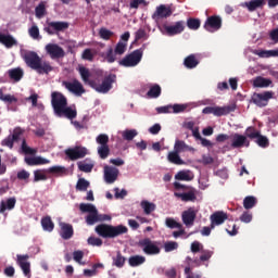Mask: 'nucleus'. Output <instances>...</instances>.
<instances>
[{
  "label": "nucleus",
  "mask_w": 278,
  "mask_h": 278,
  "mask_svg": "<svg viewBox=\"0 0 278 278\" xmlns=\"http://www.w3.org/2000/svg\"><path fill=\"white\" fill-rule=\"evenodd\" d=\"M139 247L142 248V251L146 255H160V247L151 239L146 238L139 241Z\"/></svg>",
  "instance_id": "9b49d317"
},
{
  "label": "nucleus",
  "mask_w": 278,
  "mask_h": 278,
  "mask_svg": "<svg viewBox=\"0 0 278 278\" xmlns=\"http://www.w3.org/2000/svg\"><path fill=\"white\" fill-rule=\"evenodd\" d=\"M162 94V87L160 85H153L150 87V90L147 92L149 99H157Z\"/></svg>",
  "instance_id": "4c0bfd02"
},
{
  "label": "nucleus",
  "mask_w": 278,
  "mask_h": 278,
  "mask_svg": "<svg viewBox=\"0 0 278 278\" xmlns=\"http://www.w3.org/2000/svg\"><path fill=\"white\" fill-rule=\"evenodd\" d=\"M184 29H186V22L178 21L175 24H163L160 27V31L164 36H178V34H182Z\"/></svg>",
  "instance_id": "0eeeda50"
},
{
  "label": "nucleus",
  "mask_w": 278,
  "mask_h": 278,
  "mask_svg": "<svg viewBox=\"0 0 278 278\" xmlns=\"http://www.w3.org/2000/svg\"><path fill=\"white\" fill-rule=\"evenodd\" d=\"M0 45H3L7 49H12V47L18 45V41L12 35L0 33Z\"/></svg>",
  "instance_id": "393cba45"
},
{
  "label": "nucleus",
  "mask_w": 278,
  "mask_h": 278,
  "mask_svg": "<svg viewBox=\"0 0 278 278\" xmlns=\"http://www.w3.org/2000/svg\"><path fill=\"white\" fill-rule=\"evenodd\" d=\"M0 101H4V103H16L18 99L12 94L3 93V90L0 89Z\"/></svg>",
  "instance_id": "de8ad7c7"
},
{
  "label": "nucleus",
  "mask_w": 278,
  "mask_h": 278,
  "mask_svg": "<svg viewBox=\"0 0 278 278\" xmlns=\"http://www.w3.org/2000/svg\"><path fill=\"white\" fill-rule=\"evenodd\" d=\"M98 146L97 151L101 160H108L110 157V136L100 134L96 138Z\"/></svg>",
  "instance_id": "39448f33"
},
{
  "label": "nucleus",
  "mask_w": 278,
  "mask_h": 278,
  "mask_svg": "<svg viewBox=\"0 0 278 278\" xmlns=\"http://www.w3.org/2000/svg\"><path fill=\"white\" fill-rule=\"evenodd\" d=\"M236 108L228 106H206L202 110V114H213L214 116H227V114H231L235 112Z\"/></svg>",
  "instance_id": "1a4fd4ad"
},
{
  "label": "nucleus",
  "mask_w": 278,
  "mask_h": 278,
  "mask_svg": "<svg viewBox=\"0 0 278 278\" xmlns=\"http://www.w3.org/2000/svg\"><path fill=\"white\" fill-rule=\"evenodd\" d=\"M229 218V215L223 211H216L210 217L211 220V229H215L216 227L223 225L225 220Z\"/></svg>",
  "instance_id": "6ab92c4d"
},
{
  "label": "nucleus",
  "mask_w": 278,
  "mask_h": 278,
  "mask_svg": "<svg viewBox=\"0 0 278 278\" xmlns=\"http://www.w3.org/2000/svg\"><path fill=\"white\" fill-rule=\"evenodd\" d=\"M14 142H16V141L11 137V135H9L7 138H4L1 141V146L8 147L9 149H14Z\"/></svg>",
  "instance_id": "680f3d73"
},
{
  "label": "nucleus",
  "mask_w": 278,
  "mask_h": 278,
  "mask_svg": "<svg viewBox=\"0 0 278 278\" xmlns=\"http://www.w3.org/2000/svg\"><path fill=\"white\" fill-rule=\"evenodd\" d=\"M60 228V236L63 240H71V238H73V233H75V231L73 230V225L61 223Z\"/></svg>",
  "instance_id": "5701e85b"
},
{
  "label": "nucleus",
  "mask_w": 278,
  "mask_h": 278,
  "mask_svg": "<svg viewBox=\"0 0 278 278\" xmlns=\"http://www.w3.org/2000/svg\"><path fill=\"white\" fill-rule=\"evenodd\" d=\"M29 177H30L29 172L25 169L17 172V179H20V181H26V184H29Z\"/></svg>",
  "instance_id": "052dcab7"
},
{
  "label": "nucleus",
  "mask_w": 278,
  "mask_h": 278,
  "mask_svg": "<svg viewBox=\"0 0 278 278\" xmlns=\"http://www.w3.org/2000/svg\"><path fill=\"white\" fill-rule=\"evenodd\" d=\"M231 147L232 149H242V147H251V141L244 135H240L238 132L232 135L231 138Z\"/></svg>",
  "instance_id": "a211bd4d"
},
{
  "label": "nucleus",
  "mask_w": 278,
  "mask_h": 278,
  "mask_svg": "<svg viewBox=\"0 0 278 278\" xmlns=\"http://www.w3.org/2000/svg\"><path fill=\"white\" fill-rule=\"evenodd\" d=\"M114 84H116V74H109L104 76L102 81L94 80L93 83H90V88L100 94H108V92L112 90Z\"/></svg>",
  "instance_id": "7ed1b4c3"
},
{
  "label": "nucleus",
  "mask_w": 278,
  "mask_h": 278,
  "mask_svg": "<svg viewBox=\"0 0 278 278\" xmlns=\"http://www.w3.org/2000/svg\"><path fill=\"white\" fill-rule=\"evenodd\" d=\"M144 262H147V257H144L142 255H132L128 258V264L132 268H136L138 266H142V264H144Z\"/></svg>",
  "instance_id": "c756f323"
},
{
  "label": "nucleus",
  "mask_w": 278,
  "mask_h": 278,
  "mask_svg": "<svg viewBox=\"0 0 278 278\" xmlns=\"http://www.w3.org/2000/svg\"><path fill=\"white\" fill-rule=\"evenodd\" d=\"M144 51L142 48L134 50L130 54L126 55L123 60L119 61V66H125L126 68H131L138 66L142 62V55Z\"/></svg>",
  "instance_id": "423d86ee"
},
{
  "label": "nucleus",
  "mask_w": 278,
  "mask_h": 278,
  "mask_svg": "<svg viewBox=\"0 0 278 278\" xmlns=\"http://www.w3.org/2000/svg\"><path fill=\"white\" fill-rule=\"evenodd\" d=\"M87 242L91 247H102L103 245V240H101V238H97V237H89Z\"/></svg>",
  "instance_id": "e2e57ef3"
},
{
  "label": "nucleus",
  "mask_w": 278,
  "mask_h": 278,
  "mask_svg": "<svg viewBox=\"0 0 278 278\" xmlns=\"http://www.w3.org/2000/svg\"><path fill=\"white\" fill-rule=\"evenodd\" d=\"M23 134H24V130L21 127H15L13 129V134L11 135V137L15 142H18Z\"/></svg>",
  "instance_id": "0e129e2a"
},
{
  "label": "nucleus",
  "mask_w": 278,
  "mask_h": 278,
  "mask_svg": "<svg viewBox=\"0 0 278 278\" xmlns=\"http://www.w3.org/2000/svg\"><path fill=\"white\" fill-rule=\"evenodd\" d=\"M255 142L262 149H266L270 146V141L266 136L262 135V132L255 138Z\"/></svg>",
  "instance_id": "ea45409f"
},
{
  "label": "nucleus",
  "mask_w": 278,
  "mask_h": 278,
  "mask_svg": "<svg viewBox=\"0 0 278 278\" xmlns=\"http://www.w3.org/2000/svg\"><path fill=\"white\" fill-rule=\"evenodd\" d=\"M66 29H68L67 22H48V26L43 28L49 36H53L58 31H66Z\"/></svg>",
  "instance_id": "dca6fc26"
},
{
  "label": "nucleus",
  "mask_w": 278,
  "mask_h": 278,
  "mask_svg": "<svg viewBox=\"0 0 278 278\" xmlns=\"http://www.w3.org/2000/svg\"><path fill=\"white\" fill-rule=\"evenodd\" d=\"M125 51H127V42L118 41L114 50L115 55H123Z\"/></svg>",
  "instance_id": "3c124183"
},
{
  "label": "nucleus",
  "mask_w": 278,
  "mask_h": 278,
  "mask_svg": "<svg viewBox=\"0 0 278 278\" xmlns=\"http://www.w3.org/2000/svg\"><path fill=\"white\" fill-rule=\"evenodd\" d=\"M65 155L72 161L75 162V160H81L85 155H88V149L76 146L74 148H70L65 150Z\"/></svg>",
  "instance_id": "ddd939ff"
},
{
  "label": "nucleus",
  "mask_w": 278,
  "mask_h": 278,
  "mask_svg": "<svg viewBox=\"0 0 278 278\" xmlns=\"http://www.w3.org/2000/svg\"><path fill=\"white\" fill-rule=\"evenodd\" d=\"M189 147L186 144V141L176 140L174 146V151L177 153H184V151H188Z\"/></svg>",
  "instance_id": "09e8293b"
},
{
  "label": "nucleus",
  "mask_w": 278,
  "mask_h": 278,
  "mask_svg": "<svg viewBox=\"0 0 278 278\" xmlns=\"http://www.w3.org/2000/svg\"><path fill=\"white\" fill-rule=\"evenodd\" d=\"M125 262H127V258H125V256H123L121 251H118L116 256L113 257V264H114V266H116V268H123V266H125Z\"/></svg>",
  "instance_id": "79ce46f5"
},
{
  "label": "nucleus",
  "mask_w": 278,
  "mask_h": 278,
  "mask_svg": "<svg viewBox=\"0 0 278 278\" xmlns=\"http://www.w3.org/2000/svg\"><path fill=\"white\" fill-rule=\"evenodd\" d=\"M79 210L84 214H86V213L91 214L92 212L97 211V206H94L93 204H90V203H80Z\"/></svg>",
  "instance_id": "49530a36"
},
{
  "label": "nucleus",
  "mask_w": 278,
  "mask_h": 278,
  "mask_svg": "<svg viewBox=\"0 0 278 278\" xmlns=\"http://www.w3.org/2000/svg\"><path fill=\"white\" fill-rule=\"evenodd\" d=\"M79 75L84 81V84H86L87 86H90V84H94V80H91L90 77H91V73H90V70H88L87 67L85 66H81L79 67Z\"/></svg>",
  "instance_id": "c85d7f7f"
},
{
  "label": "nucleus",
  "mask_w": 278,
  "mask_h": 278,
  "mask_svg": "<svg viewBox=\"0 0 278 278\" xmlns=\"http://www.w3.org/2000/svg\"><path fill=\"white\" fill-rule=\"evenodd\" d=\"M188 109V105L186 104H174L172 105V111L174 114H179L181 112H186V110Z\"/></svg>",
  "instance_id": "338daca9"
},
{
  "label": "nucleus",
  "mask_w": 278,
  "mask_h": 278,
  "mask_svg": "<svg viewBox=\"0 0 278 278\" xmlns=\"http://www.w3.org/2000/svg\"><path fill=\"white\" fill-rule=\"evenodd\" d=\"M24 62L25 64L36 71L39 75H49L53 71V66L48 61H42L40 55L35 51H29L24 54Z\"/></svg>",
  "instance_id": "f257e3e1"
},
{
  "label": "nucleus",
  "mask_w": 278,
  "mask_h": 278,
  "mask_svg": "<svg viewBox=\"0 0 278 278\" xmlns=\"http://www.w3.org/2000/svg\"><path fill=\"white\" fill-rule=\"evenodd\" d=\"M223 27V18L220 15H211L206 18L204 23V29L214 34V31H218Z\"/></svg>",
  "instance_id": "f8f14e48"
},
{
  "label": "nucleus",
  "mask_w": 278,
  "mask_h": 278,
  "mask_svg": "<svg viewBox=\"0 0 278 278\" xmlns=\"http://www.w3.org/2000/svg\"><path fill=\"white\" fill-rule=\"evenodd\" d=\"M127 231H129V229L123 225L112 226L110 224H100L96 227V233H98L100 238L105 239H114L118 238V236H125Z\"/></svg>",
  "instance_id": "f03ea898"
},
{
  "label": "nucleus",
  "mask_w": 278,
  "mask_h": 278,
  "mask_svg": "<svg viewBox=\"0 0 278 278\" xmlns=\"http://www.w3.org/2000/svg\"><path fill=\"white\" fill-rule=\"evenodd\" d=\"M46 53H48L51 60H60L66 55L64 48L60 47L58 43H48L46 46Z\"/></svg>",
  "instance_id": "4468645a"
},
{
  "label": "nucleus",
  "mask_w": 278,
  "mask_h": 278,
  "mask_svg": "<svg viewBox=\"0 0 278 278\" xmlns=\"http://www.w3.org/2000/svg\"><path fill=\"white\" fill-rule=\"evenodd\" d=\"M7 73L9 75V79L15 84H18V81H21L25 75V72L21 67L11 68Z\"/></svg>",
  "instance_id": "b1692460"
},
{
  "label": "nucleus",
  "mask_w": 278,
  "mask_h": 278,
  "mask_svg": "<svg viewBox=\"0 0 278 278\" xmlns=\"http://www.w3.org/2000/svg\"><path fill=\"white\" fill-rule=\"evenodd\" d=\"M273 97H275V92L265 91L262 93H253L251 99L252 103H254V105H257V108H266V105H268V102L270 101V99H273Z\"/></svg>",
  "instance_id": "9d476101"
},
{
  "label": "nucleus",
  "mask_w": 278,
  "mask_h": 278,
  "mask_svg": "<svg viewBox=\"0 0 278 278\" xmlns=\"http://www.w3.org/2000/svg\"><path fill=\"white\" fill-rule=\"evenodd\" d=\"M29 260V255H21L17 254V264L20 265V268L23 270V274L25 277H31V264L27 262Z\"/></svg>",
  "instance_id": "aec40b11"
},
{
  "label": "nucleus",
  "mask_w": 278,
  "mask_h": 278,
  "mask_svg": "<svg viewBox=\"0 0 278 278\" xmlns=\"http://www.w3.org/2000/svg\"><path fill=\"white\" fill-rule=\"evenodd\" d=\"M175 190H185V192H175L174 197L184 201V203H194L197 201V189L181 185L178 181L174 182Z\"/></svg>",
  "instance_id": "20e7f679"
},
{
  "label": "nucleus",
  "mask_w": 278,
  "mask_h": 278,
  "mask_svg": "<svg viewBox=\"0 0 278 278\" xmlns=\"http://www.w3.org/2000/svg\"><path fill=\"white\" fill-rule=\"evenodd\" d=\"M16 206V198H9L5 202L0 204V214H3L5 210H14Z\"/></svg>",
  "instance_id": "2f4dec72"
},
{
  "label": "nucleus",
  "mask_w": 278,
  "mask_h": 278,
  "mask_svg": "<svg viewBox=\"0 0 278 278\" xmlns=\"http://www.w3.org/2000/svg\"><path fill=\"white\" fill-rule=\"evenodd\" d=\"M254 205H257V198L253 195H248L243 199L244 210H253Z\"/></svg>",
  "instance_id": "e433bc0d"
},
{
  "label": "nucleus",
  "mask_w": 278,
  "mask_h": 278,
  "mask_svg": "<svg viewBox=\"0 0 278 278\" xmlns=\"http://www.w3.org/2000/svg\"><path fill=\"white\" fill-rule=\"evenodd\" d=\"M165 225L169 229H181V227H182V225L180 223H177V220H175L170 217L166 218Z\"/></svg>",
  "instance_id": "4d7b16f0"
},
{
  "label": "nucleus",
  "mask_w": 278,
  "mask_h": 278,
  "mask_svg": "<svg viewBox=\"0 0 278 278\" xmlns=\"http://www.w3.org/2000/svg\"><path fill=\"white\" fill-rule=\"evenodd\" d=\"M260 130L255 129V127H248L245 130V138H250V140H255L257 136H260Z\"/></svg>",
  "instance_id": "603ef678"
},
{
  "label": "nucleus",
  "mask_w": 278,
  "mask_h": 278,
  "mask_svg": "<svg viewBox=\"0 0 278 278\" xmlns=\"http://www.w3.org/2000/svg\"><path fill=\"white\" fill-rule=\"evenodd\" d=\"M49 177H47V169H36L34 170V182L38 184V181H47Z\"/></svg>",
  "instance_id": "c9c22d12"
},
{
  "label": "nucleus",
  "mask_w": 278,
  "mask_h": 278,
  "mask_svg": "<svg viewBox=\"0 0 278 278\" xmlns=\"http://www.w3.org/2000/svg\"><path fill=\"white\" fill-rule=\"evenodd\" d=\"M51 103L54 111V114L58 116L62 110L68 105V100L64 94L58 91L51 93Z\"/></svg>",
  "instance_id": "6e6552de"
},
{
  "label": "nucleus",
  "mask_w": 278,
  "mask_h": 278,
  "mask_svg": "<svg viewBox=\"0 0 278 278\" xmlns=\"http://www.w3.org/2000/svg\"><path fill=\"white\" fill-rule=\"evenodd\" d=\"M47 14V7L45 2H40L35 9V15L37 18H42Z\"/></svg>",
  "instance_id": "a18cd8bd"
},
{
  "label": "nucleus",
  "mask_w": 278,
  "mask_h": 278,
  "mask_svg": "<svg viewBox=\"0 0 278 278\" xmlns=\"http://www.w3.org/2000/svg\"><path fill=\"white\" fill-rule=\"evenodd\" d=\"M173 15V10L170 7H166L165 4H160L155 12L152 15L154 21H159V18H168V16Z\"/></svg>",
  "instance_id": "412c9836"
},
{
  "label": "nucleus",
  "mask_w": 278,
  "mask_h": 278,
  "mask_svg": "<svg viewBox=\"0 0 278 278\" xmlns=\"http://www.w3.org/2000/svg\"><path fill=\"white\" fill-rule=\"evenodd\" d=\"M197 210L189 207L181 213V220L186 227H193L194 220H197Z\"/></svg>",
  "instance_id": "f3484780"
},
{
  "label": "nucleus",
  "mask_w": 278,
  "mask_h": 278,
  "mask_svg": "<svg viewBox=\"0 0 278 278\" xmlns=\"http://www.w3.org/2000/svg\"><path fill=\"white\" fill-rule=\"evenodd\" d=\"M124 140L131 141L136 136H138V130L136 129H127L123 132Z\"/></svg>",
  "instance_id": "5fc2aeb1"
},
{
  "label": "nucleus",
  "mask_w": 278,
  "mask_h": 278,
  "mask_svg": "<svg viewBox=\"0 0 278 278\" xmlns=\"http://www.w3.org/2000/svg\"><path fill=\"white\" fill-rule=\"evenodd\" d=\"M202 255H200V262H208V260L212 258V255H214V252L210 250H202Z\"/></svg>",
  "instance_id": "69168bd1"
},
{
  "label": "nucleus",
  "mask_w": 278,
  "mask_h": 278,
  "mask_svg": "<svg viewBox=\"0 0 278 278\" xmlns=\"http://www.w3.org/2000/svg\"><path fill=\"white\" fill-rule=\"evenodd\" d=\"M104 60L109 64H114V62H116V55L114 54V49L112 47L108 49Z\"/></svg>",
  "instance_id": "13d9d810"
},
{
  "label": "nucleus",
  "mask_w": 278,
  "mask_h": 278,
  "mask_svg": "<svg viewBox=\"0 0 278 278\" xmlns=\"http://www.w3.org/2000/svg\"><path fill=\"white\" fill-rule=\"evenodd\" d=\"M141 207H142L144 214H147V215L151 214L152 212H155V204H153L147 200L141 201Z\"/></svg>",
  "instance_id": "c03bdc74"
},
{
  "label": "nucleus",
  "mask_w": 278,
  "mask_h": 278,
  "mask_svg": "<svg viewBox=\"0 0 278 278\" xmlns=\"http://www.w3.org/2000/svg\"><path fill=\"white\" fill-rule=\"evenodd\" d=\"M273 85V80L270 78H264L262 76H258L253 81L254 88H268Z\"/></svg>",
  "instance_id": "cd10ccee"
},
{
  "label": "nucleus",
  "mask_w": 278,
  "mask_h": 278,
  "mask_svg": "<svg viewBox=\"0 0 278 278\" xmlns=\"http://www.w3.org/2000/svg\"><path fill=\"white\" fill-rule=\"evenodd\" d=\"M41 227L43 231H53L55 229V224H53V220L51 219V216H46L41 218Z\"/></svg>",
  "instance_id": "473e14b6"
},
{
  "label": "nucleus",
  "mask_w": 278,
  "mask_h": 278,
  "mask_svg": "<svg viewBox=\"0 0 278 278\" xmlns=\"http://www.w3.org/2000/svg\"><path fill=\"white\" fill-rule=\"evenodd\" d=\"M184 65L186 68H197L199 66V60H197V55L190 54L184 60Z\"/></svg>",
  "instance_id": "72a5a7b5"
},
{
  "label": "nucleus",
  "mask_w": 278,
  "mask_h": 278,
  "mask_svg": "<svg viewBox=\"0 0 278 278\" xmlns=\"http://www.w3.org/2000/svg\"><path fill=\"white\" fill-rule=\"evenodd\" d=\"M88 188H90V182L85 178H79L76 184V190H78L79 192H86Z\"/></svg>",
  "instance_id": "37998d69"
},
{
  "label": "nucleus",
  "mask_w": 278,
  "mask_h": 278,
  "mask_svg": "<svg viewBox=\"0 0 278 278\" xmlns=\"http://www.w3.org/2000/svg\"><path fill=\"white\" fill-rule=\"evenodd\" d=\"M99 36L102 38V40H110L112 36H114V31L108 29V28H100Z\"/></svg>",
  "instance_id": "864d4df0"
},
{
  "label": "nucleus",
  "mask_w": 278,
  "mask_h": 278,
  "mask_svg": "<svg viewBox=\"0 0 278 278\" xmlns=\"http://www.w3.org/2000/svg\"><path fill=\"white\" fill-rule=\"evenodd\" d=\"M62 84L66 88V90L73 92V94H76L77 97H81L86 92L84 85H81L80 81L77 79H74L73 81L65 80Z\"/></svg>",
  "instance_id": "2eb2a0df"
},
{
  "label": "nucleus",
  "mask_w": 278,
  "mask_h": 278,
  "mask_svg": "<svg viewBox=\"0 0 278 278\" xmlns=\"http://www.w3.org/2000/svg\"><path fill=\"white\" fill-rule=\"evenodd\" d=\"M187 27L189 29H193V30L199 29V27H201V20L193 18V17L188 18L187 20Z\"/></svg>",
  "instance_id": "8fccbe9b"
},
{
  "label": "nucleus",
  "mask_w": 278,
  "mask_h": 278,
  "mask_svg": "<svg viewBox=\"0 0 278 278\" xmlns=\"http://www.w3.org/2000/svg\"><path fill=\"white\" fill-rule=\"evenodd\" d=\"M203 251V244L199 241H193L191 243V252L192 253H201Z\"/></svg>",
  "instance_id": "774afa93"
},
{
  "label": "nucleus",
  "mask_w": 278,
  "mask_h": 278,
  "mask_svg": "<svg viewBox=\"0 0 278 278\" xmlns=\"http://www.w3.org/2000/svg\"><path fill=\"white\" fill-rule=\"evenodd\" d=\"M99 220H101V218L99 217V211L96 210L92 213H89L86 216V223L87 225H94L96 223H99Z\"/></svg>",
  "instance_id": "a19ab883"
},
{
  "label": "nucleus",
  "mask_w": 278,
  "mask_h": 278,
  "mask_svg": "<svg viewBox=\"0 0 278 278\" xmlns=\"http://www.w3.org/2000/svg\"><path fill=\"white\" fill-rule=\"evenodd\" d=\"M165 253H170V251H177L179 249V243L177 241H167L164 244Z\"/></svg>",
  "instance_id": "6e6d98bb"
},
{
  "label": "nucleus",
  "mask_w": 278,
  "mask_h": 278,
  "mask_svg": "<svg viewBox=\"0 0 278 278\" xmlns=\"http://www.w3.org/2000/svg\"><path fill=\"white\" fill-rule=\"evenodd\" d=\"M104 179L106 184H114L118 179V168L105 165Z\"/></svg>",
  "instance_id": "4be33fe9"
},
{
  "label": "nucleus",
  "mask_w": 278,
  "mask_h": 278,
  "mask_svg": "<svg viewBox=\"0 0 278 278\" xmlns=\"http://www.w3.org/2000/svg\"><path fill=\"white\" fill-rule=\"evenodd\" d=\"M175 179L178 181H192V179H194V174L190 170H180L175 175Z\"/></svg>",
  "instance_id": "7c9ffc66"
},
{
  "label": "nucleus",
  "mask_w": 278,
  "mask_h": 278,
  "mask_svg": "<svg viewBox=\"0 0 278 278\" xmlns=\"http://www.w3.org/2000/svg\"><path fill=\"white\" fill-rule=\"evenodd\" d=\"M56 116H64V118L73 121L74 118H77V110L66 105Z\"/></svg>",
  "instance_id": "bb28decb"
},
{
  "label": "nucleus",
  "mask_w": 278,
  "mask_h": 278,
  "mask_svg": "<svg viewBox=\"0 0 278 278\" xmlns=\"http://www.w3.org/2000/svg\"><path fill=\"white\" fill-rule=\"evenodd\" d=\"M264 5V0H251L245 2V7L248 8L249 12H255L257 8H262Z\"/></svg>",
  "instance_id": "58836bf2"
},
{
  "label": "nucleus",
  "mask_w": 278,
  "mask_h": 278,
  "mask_svg": "<svg viewBox=\"0 0 278 278\" xmlns=\"http://www.w3.org/2000/svg\"><path fill=\"white\" fill-rule=\"evenodd\" d=\"M167 160L170 164H176L177 166H181V164H184V160H181L179 152H176V150L168 153Z\"/></svg>",
  "instance_id": "f704fd0d"
},
{
  "label": "nucleus",
  "mask_w": 278,
  "mask_h": 278,
  "mask_svg": "<svg viewBox=\"0 0 278 278\" xmlns=\"http://www.w3.org/2000/svg\"><path fill=\"white\" fill-rule=\"evenodd\" d=\"M47 173L49 175H53L54 177H64V176L68 175L66 167H64L62 165L51 166V167L47 168Z\"/></svg>",
  "instance_id": "a878e982"
},
{
  "label": "nucleus",
  "mask_w": 278,
  "mask_h": 278,
  "mask_svg": "<svg viewBox=\"0 0 278 278\" xmlns=\"http://www.w3.org/2000/svg\"><path fill=\"white\" fill-rule=\"evenodd\" d=\"M78 168L81 170V173H92V168H94L93 164H88L84 162L78 163Z\"/></svg>",
  "instance_id": "bf43d9fd"
}]
</instances>
